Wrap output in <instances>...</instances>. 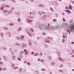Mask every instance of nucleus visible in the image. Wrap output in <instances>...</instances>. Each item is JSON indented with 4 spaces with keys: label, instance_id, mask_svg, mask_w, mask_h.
<instances>
[{
    "label": "nucleus",
    "instance_id": "f257e3e1",
    "mask_svg": "<svg viewBox=\"0 0 74 74\" xmlns=\"http://www.w3.org/2000/svg\"><path fill=\"white\" fill-rule=\"evenodd\" d=\"M38 25L40 26H38V28L41 30H49V31H51L54 29V27H48L46 25H45L43 24H42L40 23H38Z\"/></svg>",
    "mask_w": 74,
    "mask_h": 74
},
{
    "label": "nucleus",
    "instance_id": "f03ea898",
    "mask_svg": "<svg viewBox=\"0 0 74 74\" xmlns=\"http://www.w3.org/2000/svg\"><path fill=\"white\" fill-rule=\"evenodd\" d=\"M67 32L69 33V34H70V32H74V25H71L69 26V29L66 30Z\"/></svg>",
    "mask_w": 74,
    "mask_h": 74
},
{
    "label": "nucleus",
    "instance_id": "7ed1b4c3",
    "mask_svg": "<svg viewBox=\"0 0 74 74\" xmlns=\"http://www.w3.org/2000/svg\"><path fill=\"white\" fill-rule=\"evenodd\" d=\"M3 12L4 13H5V12H7L8 14H11L12 13V11H8V10H4L3 11Z\"/></svg>",
    "mask_w": 74,
    "mask_h": 74
},
{
    "label": "nucleus",
    "instance_id": "20e7f679",
    "mask_svg": "<svg viewBox=\"0 0 74 74\" xmlns=\"http://www.w3.org/2000/svg\"><path fill=\"white\" fill-rule=\"evenodd\" d=\"M14 15H18V16H20V12H16L14 13Z\"/></svg>",
    "mask_w": 74,
    "mask_h": 74
},
{
    "label": "nucleus",
    "instance_id": "39448f33",
    "mask_svg": "<svg viewBox=\"0 0 74 74\" xmlns=\"http://www.w3.org/2000/svg\"><path fill=\"white\" fill-rule=\"evenodd\" d=\"M52 3L55 6H58V3L55 2H53Z\"/></svg>",
    "mask_w": 74,
    "mask_h": 74
},
{
    "label": "nucleus",
    "instance_id": "423d86ee",
    "mask_svg": "<svg viewBox=\"0 0 74 74\" xmlns=\"http://www.w3.org/2000/svg\"><path fill=\"white\" fill-rule=\"evenodd\" d=\"M23 69L22 68H20L19 69L18 72V73H22L23 72Z\"/></svg>",
    "mask_w": 74,
    "mask_h": 74
},
{
    "label": "nucleus",
    "instance_id": "0eeeda50",
    "mask_svg": "<svg viewBox=\"0 0 74 74\" xmlns=\"http://www.w3.org/2000/svg\"><path fill=\"white\" fill-rule=\"evenodd\" d=\"M45 42L46 43H48L49 44H50V43H51V41L47 39L45 40Z\"/></svg>",
    "mask_w": 74,
    "mask_h": 74
},
{
    "label": "nucleus",
    "instance_id": "6e6552de",
    "mask_svg": "<svg viewBox=\"0 0 74 74\" xmlns=\"http://www.w3.org/2000/svg\"><path fill=\"white\" fill-rule=\"evenodd\" d=\"M27 23H30L31 22H33V20H30L28 19H27Z\"/></svg>",
    "mask_w": 74,
    "mask_h": 74
},
{
    "label": "nucleus",
    "instance_id": "1a4fd4ad",
    "mask_svg": "<svg viewBox=\"0 0 74 74\" xmlns=\"http://www.w3.org/2000/svg\"><path fill=\"white\" fill-rule=\"evenodd\" d=\"M24 51L25 52V55H28V52L27 51L26 49H25L24 50Z\"/></svg>",
    "mask_w": 74,
    "mask_h": 74
},
{
    "label": "nucleus",
    "instance_id": "9d476101",
    "mask_svg": "<svg viewBox=\"0 0 74 74\" xmlns=\"http://www.w3.org/2000/svg\"><path fill=\"white\" fill-rule=\"evenodd\" d=\"M22 48H24V47H27V45L25 43H23L22 44Z\"/></svg>",
    "mask_w": 74,
    "mask_h": 74
},
{
    "label": "nucleus",
    "instance_id": "9b49d317",
    "mask_svg": "<svg viewBox=\"0 0 74 74\" xmlns=\"http://www.w3.org/2000/svg\"><path fill=\"white\" fill-rule=\"evenodd\" d=\"M5 6V4H3L2 5V6L1 7L0 10H4V7Z\"/></svg>",
    "mask_w": 74,
    "mask_h": 74
},
{
    "label": "nucleus",
    "instance_id": "f8f14e48",
    "mask_svg": "<svg viewBox=\"0 0 74 74\" xmlns=\"http://www.w3.org/2000/svg\"><path fill=\"white\" fill-rule=\"evenodd\" d=\"M16 39L18 40H23V37H16Z\"/></svg>",
    "mask_w": 74,
    "mask_h": 74
},
{
    "label": "nucleus",
    "instance_id": "ddd939ff",
    "mask_svg": "<svg viewBox=\"0 0 74 74\" xmlns=\"http://www.w3.org/2000/svg\"><path fill=\"white\" fill-rule=\"evenodd\" d=\"M3 29L4 30H8V28L6 27H3Z\"/></svg>",
    "mask_w": 74,
    "mask_h": 74
},
{
    "label": "nucleus",
    "instance_id": "4468645a",
    "mask_svg": "<svg viewBox=\"0 0 74 74\" xmlns=\"http://www.w3.org/2000/svg\"><path fill=\"white\" fill-rule=\"evenodd\" d=\"M38 7H44V5H43L42 4H40L38 5Z\"/></svg>",
    "mask_w": 74,
    "mask_h": 74
},
{
    "label": "nucleus",
    "instance_id": "2eb2a0df",
    "mask_svg": "<svg viewBox=\"0 0 74 74\" xmlns=\"http://www.w3.org/2000/svg\"><path fill=\"white\" fill-rule=\"evenodd\" d=\"M59 59L60 62H63V59H62L60 57H59Z\"/></svg>",
    "mask_w": 74,
    "mask_h": 74
},
{
    "label": "nucleus",
    "instance_id": "dca6fc26",
    "mask_svg": "<svg viewBox=\"0 0 74 74\" xmlns=\"http://www.w3.org/2000/svg\"><path fill=\"white\" fill-rule=\"evenodd\" d=\"M44 46L46 48H49L48 45H47L46 44H44Z\"/></svg>",
    "mask_w": 74,
    "mask_h": 74
},
{
    "label": "nucleus",
    "instance_id": "f3484780",
    "mask_svg": "<svg viewBox=\"0 0 74 74\" xmlns=\"http://www.w3.org/2000/svg\"><path fill=\"white\" fill-rule=\"evenodd\" d=\"M27 33L28 36H29L30 37H31V36H32V34H31L30 32H29V31H27Z\"/></svg>",
    "mask_w": 74,
    "mask_h": 74
},
{
    "label": "nucleus",
    "instance_id": "a211bd4d",
    "mask_svg": "<svg viewBox=\"0 0 74 74\" xmlns=\"http://www.w3.org/2000/svg\"><path fill=\"white\" fill-rule=\"evenodd\" d=\"M34 55V56H38L39 55V53H35Z\"/></svg>",
    "mask_w": 74,
    "mask_h": 74
},
{
    "label": "nucleus",
    "instance_id": "6ab92c4d",
    "mask_svg": "<svg viewBox=\"0 0 74 74\" xmlns=\"http://www.w3.org/2000/svg\"><path fill=\"white\" fill-rule=\"evenodd\" d=\"M28 18L29 19H32V18H33V17L32 16H28Z\"/></svg>",
    "mask_w": 74,
    "mask_h": 74
},
{
    "label": "nucleus",
    "instance_id": "aec40b11",
    "mask_svg": "<svg viewBox=\"0 0 74 74\" xmlns=\"http://www.w3.org/2000/svg\"><path fill=\"white\" fill-rule=\"evenodd\" d=\"M22 27H20L19 28H18V29L17 30V32H20V31H21V30H22Z\"/></svg>",
    "mask_w": 74,
    "mask_h": 74
},
{
    "label": "nucleus",
    "instance_id": "412c9836",
    "mask_svg": "<svg viewBox=\"0 0 74 74\" xmlns=\"http://www.w3.org/2000/svg\"><path fill=\"white\" fill-rule=\"evenodd\" d=\"M29 30L31 32H34V29L32 28H30Z\"/></svg>",
    "mask_w": 74,
    "mask_h": 74
},
{
    "label": "nucleus",
    "instance_id": "4be33fe9",
    "mask_svg": "<svg viewBox=\"0 0 74 74\" xmlns=\"http://www.w3.org/2000/svg\"><path fill=\"white\" fill-rule=\"evenodd\" d=\"M16 57V56H12V59H13V60H15V58Z\"/></svg>",
    "mask_w": 74,
    "mask_h": 74
},
{
    "label": "nucleus",
    "instance_id": "5701e85b",
    "mask_svg": "<svg viewBox=\"0 0 74 74\" xmlns=\"http://www.w3.org/2000/svg\"><path fill=\"white\" fill-rule=\"evenodd\" d=\"M9 25L11 26H13V25H14V23H10Z\"/></svg>",
    "mask_w": 74,
    "mask_h": 74
},
{
    "label": "nucleus",
    "instance_id": "b1692460",
    "mask_svg": "<svg viewBox=\"0 0 74 74\" xmlns=\"http://www.w3.org/2000/svg\"><path fill=\"white\" fill-rule=\"evenodd\" d=\"M65 12H68V13H69V14H70L71 13V12L69 10H65Z\"/></svg>",
    "mask_w": 74,
    "mask_h": 74
},
{
    "label": "nucleus",
    "instance_id": "393cba45",
    "mask_svg": "<svg viewBox=\"0 0 74 74\" xmlns=\"http://www.w3.org/2000/svg\"><path fill=\"white\" fill-rule=\"evenodd\" d=\"M65 40L64 39H63L62 40V43H64L65 42Z\"/></svg>",
    "mask_w": 74,
    "mask_h": 74
},
{
    "label": "nucleus",
    "instance_id": "a878e982",
    "mask_svg": "<svg viewBox=\"0 0 74 74\" xmlns=\"http://www.w3.org/2000/svg\"><path fill=\"white\" fill-rule=\"evenodd\" d=\"M36 14V13L35 12H34V11L33 12L32 14L33 15H34H34H35V14Z\"/></svg>",
    "mask_w": 74,
    "mask_h": 74
},
{
    "label": "nucleus",
    "instance_id": "bb28decb",
    "mask_svg": "<svg viewBox=\"0 0 74 74\" xmlns=\"http://www.w3.org/2000/svg\"><path fill=\"white\" fill-rule=\"evenodd\" d=\"M13 3H16V0H11Z\"/></svg>",
    "mask_w": 74,
    "mask_h": 74
},
{
    "label": "nucleus",
    "instance_id": "cd10ccee",
    "mask_svg": "<svg viewBox=\"0 0 74 74\" xmlns=\"http://www.w3.org/2000/svg\"><path fill=\"white\" fill-rule=\"evenodd\" d=\"M11 11H14L15 10V8L14 7H12L11 9Z\"/></svg>",
    "mask_w": 74,
    "mask_h": 74
},
{
    "label": "nucleus",
    "instance_id": "c85d7f7f",
    "mask_svg": "<svg viewBox=\"0 0 74 74\" xmlns=\"http://www.w3.org/2000/svg\"><path fill=\"white\" fill-rule=\"evenodd\" d=\"M41 70L42 71H46V70H45V69H41Z\"/></svg>",
    "mask_w": 74,
    "mask_h": 74
},
{
    "label": "nucleus",
    "instance_id": "c756f323",
    "mask_svg": "<svg viewBox=\"0 0 74 74\" xmlns=\"http://www.w3.org/2000/svg\"><path fill=\"white\" fill-rule=\"evenodd\" d=\"M46 16L45 15H44L42 17V19H45L46 18Z\"/></svg>",
    "mask_w": 74,
    "mask_h": 74
},
{
    "label": "nucleus",
    "instance_id": "7c9ffc66",
    "mask_svg": "<svg viewBox=\"0 0 74 74\" xmlns=\"http://www.w3.org/2000/svg\"><path fill=\"white\" fill-rule=\"evenodd\" d=\"M15 44L16 45H18V46L20 45V44H19L18 43H15Z\"/></svg>",
    "mask_w": 74,
    "mask_h": 74
},
{
    "label": "nucleus",
    "instance_id": "2f4dec72",
    "mask_svg": "<svg viewBox=\"0 0 74 74\" xmlns=\"http://www.w3.org/2000/svg\"><path fill=\"white\" fill-rule=\"evenodd\" d=\"M50 9L51 10V11H52V12L53 11V9L52 8L50 7Z\"/></svg>",
    "mask_w": 74,
    "mask_h": 74
},
{
    "label": "nucleus",
    "instance_id": "473e14b6",
    "mask_svg": "<svg viewBox=\"0 0 74 74\" xmlns=\"http://www.w3.org/2000/svg\"><path fill=\"white\" fill-rule=\"evenodd\" d=\"M3 50H5V51H6V50H7V48H6L5 47H4L3 48Z\"/></svg>",
    "mask_w": 74,
    "mask_h": 74
},
{
    "label": "nucleus",
    "instance_id": "72a5a7b5",
    "mask_svg": "<svg viewBox=\"0 0 74 74\" xmlns=\"http://www.w3.org/2000/svg\"><path fill=\"white\" fill-rule=\"evenodd\" d=\"M18 22H20L21 21V19H20V18H19L18 19Z\"/></svg>",
    "mask_w": 74,
    "mask_h": 74
},
{
    "label": "nucleus",
    "instance_id": "f704fd0d",
    "mask_svg": "<svg viewBox=\"0 0 74 74\" xmlns=\"http://www.w3.org/2000/svg\"><path fill=\"white\" fill-rule=\"evenodd\" d=\"M34 1V0H30V2L31 3H33Z\"/></svg>",
    "mask_w": 74,
    "mask_h": 74
},
{
    "label": "nucleus",
    "instance_id": "c9c22d12",
    "mask_svg": "<svg viewBox=\"0 0 74 74\" xmlns=\"http://www.w3.org/2000/svg\"><path fill=\"white\" fill-rule=\"evenodd\" d=\"M69 8L70 9V10H71L72 8H71V6L70 5H69Z\"/></svg>",
    "mask_w": 74,
    "mask_h": 74
},
{
    "label": "nucleus",
    "instance_id": "e433bc0d",
    "mask_svg": "<svg viewBox=\"0 0 74 74\" xmlns=\"http://www.w3.org/2000/svg\"><path fill=\"white\" fill-rule=\"evenodd\" d=\"M11 67H13V69H14V68L15 67V66H14V64H12Z\"/></svg>",
    "mask_w": 74,
    "mask_h": 74
},
{
    "label": "nucleus",
    "instance_id": "4c0bfd02",
    "mask_svg": "<svg viewBox=\"0 0 74 74\" xmlns=\"http://www.w3.org/2000/svg\"><path fill=\"white\" fill-rule=\"evenodd\" d=\"M56 21H57V20L56 19H54L53 20V22H56Z\"/></svg>",
    "mask_w": 74,
    "mask_h": 74
},
{
    "label": "nucleus",
    "instance_id": "58836bf2",
    "mask_svg": "<svg viewBox=\"0 0 74 74\" xmlns=\"http://www.w3.org/2000/svg\"><path fill=\"white\" fill-rule=\"evenodd\" d=\"M48 58L49 60H51V59H52V58H51V56H49Z\"/></svg>",
    "mask_w": 74,
    "mask_h": 74
},
{
    "label": "nucleus",
    "instance_id": "ea45409f",
    "mask_svg": "<svg viewBox=\"0 0 74 74\" xmlns=\"http://www.w3.org/2000/svg\"><path fill=\"white\" fill-rule=\"evenodd\" d=\"M4 6L6 7H8V8H9V7H10V6H9L8 5H5V6Z\"/></svg>",
    "mask_w": 74,
    "mask_h": 74
},
{
    "label": "nucleus",
    "instance_id": "a19ab883",
    "mask_svg": "<svg viewBox=\"0 0 74 74\" xmlns=\"http://www.w3.org/2000/svg\"><path fill=\"white\" fill-rule=\"evenodd\" d=\"M51 64L53 65H55V62H53L51 63Z\"/></svg>",
    "mask_w": 74,
    "mask_h": 74
},
{
    "label": "nucleus",
    "instance_id": "79ce46f5",
    "mask_svg": "<svg viewBox=\"0 0 74 74\" xmlns=\"http://www.w3.org/2000/svg\"><path fill=\"white\" fill-rule=\"evenodd\" d=\"M38 13L39 14V15H41V12H38Z\"/></svg>",
    "mask_w": 74,
    "mask_h": 74
},
{
    "label": "nucleus",
    "instance_id": "37998d69",
    "mask_svg": "<svg viewBox=\"0 0 74 74\" xmlns=\"http://www.w3.org/2000/svg\"><path fill=\"white\" fill-rule=\"evenodd\" d=\"M60 27L59 26H57L56 27V28H57V29H59Z\"/></svg>",
    "mask_w": 74,
    "mask_h": 74
},
{
    "label": "nucleus",
    "instance_id": "c03bdc74",
    "mask_svg": "<svg viewBox=\"0 0 74 74\" xmlns=\"http://www.w3.org/2000/svg\"><path fill=\"white\" fill-rule=\"evenodd\" d=\"M6 33H7V34H10V35H11V33H10L9 32H7Z\"/></svg>",
    "mask_w": 74,
    "mask_h": 74
},
{
    "label": "nucleus",
    "instance_id": "a18cd8bd",
    "mask_svg": "<svg viewBox=\"0 0 74 74\" xmlns=\"http://www.w3.org/2000/svg\"><path fill=\"white\" fill-rule=\"evenodd\" d=\"M18 67H15L14 68V70H16V69H18Z\"/></svg>",
    "mask_w": 74,
    "mask_h": 74
},
{
    "label": "nucleus",
    "instance_id": "49530a36",
    "mask_svg": "<svg viewBox=\"0 0 74 74\" xmlns=\"http://www.w3.org/2000/svg\"><path fill=\"white\" fill-rule=\"evenodd\" d=\"M56 16L57 17V18H58V14H56Z\"/></svg>",
    "mask_w": 74,
    "mask_h": 74
},
{
    "label": "nucleus",
    "instance_id": "de8ad7c7",
    "mask_svg": "<svg viewBox=\"0 0 74 74\" xmlns=\"http://www.w3.org/2000/svg\"><path fill=\"white\" fill-rule=\"evenodd\" d=\"M23 52H24L23 51H21L20 52V54H23Z\"/></svg>",
    "mask_w": 74,
    "mask_h": 74
},
{
    "label": "nucleus",
    "instance_id": "09e8293b",
    "mask_svg": "<svg viewBox=\"0 0 74 74\" xmlns=\"http://www.w3.org/2000/svg\"><path fill=\"white\" fill-rule=\"evenodd\" d=\"M72 22H73V20H71L70 21V23H72Z\"/></svg>",
    "mask_w": 74,
    "mask_h": 74
},
{
    "label": "nucleus",
    "instance_id": "8fccbe9b",
    "mask_svg": "<svg viewBox=\"0 0 74 74\" xmlns=\"http://www.w3.org/2000/svg\"><path fill=\"white\" fill-rule=\"evenodd\" d=\"M18 60L20 61H21V59L19 58H18Z\"/></svg>",
    "mask_w": 74,
    "mask_h": 74
},
{
    "label": "nucleus",
    "instance_id": "3c124183",
    "mask_svg": "<svg viewBox=\"0 0 74 74\" xmlns=\"http://www.w3.org/2000/svg\"><path fill=\"white\" fill-rule=\"evenodd\" d=\"M3 70H4L5 71V70H7V69H6V68H3Z\"/></svg>",
    "mask_w": 74,
    "mask_h": 74
},
{
    "label": "nucleus",
    "instance_id": "603ef678",
    "mask_svg": "<svg viewBox=\"0 0 74 74\" xmlns=\"http://www.w3.org/2000/svg\"><path fill=\"white\" fill-rule=\"evenodd\" d=\"M27 65H28L29 66H30V63H29V62H27Z\"/></svg>",
    "mask_w": 74,
    "mask_h": 74
},
{
    "label": "nucleus",
    "instance_id": "864d4df0",
    "mask_svg": "<svg viewBox=\"0 0 74 74\" xmlns=\"http://www.w3.org/2000/svg\"><path fill=\"white\" fill-rule=\"evenodd\" d=\"M65 10H69V7H66V8H65Z\"/></svg>",
    "mask_w": 74,
    "mask_h": 74
},
{
    "label": "nucleus",
    "instance_id": "5fc2aeb1",
    "mask_svg": "<svg viewBox=\"0 0 74 74\" xmlns=\"http://www.w3.org/2000/svg\"><path fill=\"white\" fill-rule=\"evenodd\" d=\"M29 45H30V46H32V42H30Z\"/></svg>",
    "mask_w": 74,
    "mask_h": 74
},
{
    "label": "nucleus",
    "instance_id": "6e6d98bb",
    "mask_svg": "<svg viewBox=\"0 0 74 74\" xmlns=\"http://www.w3.org/2000/svg\"><path fill=\"white\" fill-rule=\"evenodd\" d=\"M57 53L58 54V56H59V55H60V53H59V52H58Z\"/></svg>",
    "mask_w": 74,
    "mask_h": 74
},
{
    "label": "nucleus",
    "instance_id": "4d7b16f0",
    "mask_svg": "<svg viewBox=\"0 0 74 74\" xmlns=\"http://www.w3.org/2000/svg\"><path fill=\"white\" fill-rule=\"evenodd\" d=\"M48 38L50 40H52V38Z\"/></svg>",
    "mask_w": 74,
    "mask_h": 74
},
{
    "label": "nucleus",
    "instance_id": "13d9d810",
    "mask_svg": "<svg viewBox=\"0 0 74 74\" xmlns=\"http://www.w3.org/2000/svg\"><path fill=\"white\" fill-rule=\"evenodd\" d=\"M34 52H32L31 53V54H32V55H34Z\"/></svg>",
    "mask_w": 74,
    "mask_h": 74
},
{
    "label": "nucleus",
    "instance_id": "bf43d9fd",
    "mask_svg": "<svg viewBox=\"0 0 74 74\" xmlns=\"http://www.w3.org/2000/svg\"><path fill=\"white\" fill-rule=\"evenodd\" d=\"M2 71V68L0 67V71Z\"/></svg>",
    "mask_w": 74,
    "mask_h": 74
},
{
    "label": "nucleus",
    "instance_id": "052dcab7",
    "mask_svg": "<svg viewBox=\"0 0 74 74\" xmlns=\"http://www.w3.org/2000/svg\"><path fill=\"white\" fill-rule=\"evenodd\" d=\"M65 14L64 13V12H63L62 13V15L63 16H64Z\"/></svg>",
    "mask_w": 74,
    "mask_h": 74
},
{
    "label": "nucleus",
    "instance_id": "680f3d73",
    "mask_svg": "<svg viewBox=\"0 0 74 74\" xmlns=\"http://www.w3.org/2000/svg\"><path fill=\"white\" fill-rule=\"evenodd\" d=\"M0 1H5V0H0Z\"/></svg>",
    "mask_w": 74,
    "mask_h": 74
},
{
    "label": "nucleus",
    "instance_id": "e2e57ef3",
    "mask_svg": "<svg viewBox=\"0 0 74 74\" xmlns=\"http://www.w3.org/2000/svg\"><path fill=\"white\" fill-rule=\"evenodd\" d=\"M59 71L60 72H61V73H63V71L62 70H60Z\"/></svg>",
    "mask_w": 74,
    "mask_h": 74
},
{
    "label": "nucleus",
    "instance_id": "0e129e2a",
    "mask_svg": "<svg viewBox=\"0 0 74 74\" xmlns=\"http://www.w3.org/2000/svg\"><path fill=\"white\" fill-rule=\"evenodd\" d=\"M1 35L2 37H3V35H4V34H3V33H1Z\"/></svg>",
    "mask_w": 74,
    "mask_h": 74
},
{
    "label": "nucleus",
    "instance_id": "69168bd1",
    "mask_svg": "<svg viewBox=\"0 0 74 74\" xmlns=\"http://www.w3.org/2000/svg\"><path fill=\"white\" fill-rule=\"evenodd\" d=\"M43 35H45L46 33H42Z\"/></svg>",
    "mask_w": 74,
    "mask_h": 74
},
{
    "label": "nucleus",
    "instance_id": "338daca9",
    "mask_svg": "<svg viewBox=\"0 0 74 74\" xmlns=\"http://www.w3.org/2000/svg\"><path fill=\"white\" fill-rule=\"evenodd\" d=\"M36 73H37V74H38V71H36Z\"/></svg>",
    "mask_w": 74,
    "mask_h": 74
},
{
    "label": "nucleus",
    "instance_id": "774afa93",
    "mask_svg": "<svg viewBox=\"0 0 74 74\" xmlns=\"http://www.w3.org/2000/svg\"><path fill=\"white\" fill-rule=\"evenodd\" d=\"M72 53H74V49L73 50V51H72Z\"/></svg>",
    "mask_w": 74,
    "mask_h": 74
}]
</instances>
